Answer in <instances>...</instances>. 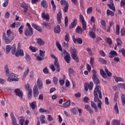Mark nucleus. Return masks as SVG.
Instances as JSON below:
<instances>
[{
	"mask_svg": "<svg viewBox=\"0 0 125 125\" xmlns=\"http://www.w3.org/2000/svg\"><path fill=\"white\" fill-rule=\"evenodd\" d=\"M106 15H107V16H111V17H113V16H114L115 15V13L109 9H107L106 10Z\"/></svg>",
	"mask_w": 125,
	"mask_h": 125,
	"instance_id": "nucleus-26",
	"label": "nucleus"
},
{
	"mask_svg": "<svg viewBox=\"0 0 125 125\" xmlns=\"http://www.w3.org/2000/svg\"><path fill=\"white\" fill-rule=\"evenodd\" d=\"M16 57H19V56H24V51L21 49H18L15 54Z\"/></svg>",
	"mask_w": 125,
	"mask_h": 125,
	"instance_id": "nucleus-9",
	"label": "nucleus"
},
{
	"mask_svg": "<svg viewBox=\"0 0 125 125\" xmlns=\"http://www.w3.org/2000/svg\"><path fill=\"white\" fill-rule=\"evenodd\" d=\"M37 83L39 89H42V79L39 78L37 80Z\"/></svg>",
	"mask_w": 125,
	"mask_h": 125,
	"instance_id": "nucleus-17",
	"label": "nucleus"
},
{
	"mask_svg": "<svg viewBox=\"0 0 125 125\" xmlns=\"http://www.w3.org/2000/svg\"><path fill=\"white\" fill-rule=\"evenodd\" d=\"M36 40L39 45H44L45 42H44V41L42 40V39L41 38H38L36 39Z\"/></svg>",
	"mask_w": 125,
	"mask_h": 125,
	"instance_id": "nucleus-21",
	"label": "nucleus"
},
{
	"mask_svg": "<svg viewBox=\"0 0 125 125\" xmlns=\"http://www.w3.org/2000/svg\"><path fill=\"white\" fill-rule=\"evenodd\" d=\"M42 25L43 27H45L46 29H51V24L50 23L43 22L42 23Z\"/></svg>",
	"mask_w": 125,
	"mask_h": 125,
	"instance_id": "nucleus-22",
	"label": "nucleus"
},
{
	"mask_svg": "<svg viewBox=\"0 0 125 125\" xmlns=\"http://www.w3.org/2000/svg\"><path fill=\"white\" fill-rule=\"evenodd\" d=\"M32 27L35 29V30H37L39 33H42V27L38 26V25L35 24V23H32L31 24Z\"/></svg>",
	"mask_w": 125,
	"mask_h": 125,
	"instance_id": "nucleus-13",
	"label": "nucleus"
},
{
	"mask_svg": "<svg viewBox=\"0 0 125 125\" xmlns=\"http://www.w3.org/2000/svg\"><path fill=\"white\" fill-rule=\"evenodd\" d=\"M121 125V120H114L112 121V125Z\"/></svg>",
	"mask_w": 125,
	"mask_h": 125,
	"instance_id": "nucleus-41",
	"label": "nucleus"
},
{
	"mask_svg": "<svg viewBox=\"0 0 125 125\" xmlns=\"http://www.w3.org/2000/svg\"><path fill=\"white\" fill-rule=\"evenodd\" d=\"M6 34H7V37H8L9 38L14 37V36H13V33L11 32V30L10 29H9L7 31Z\"/></svg>",
	"mask_w": 125,
	"mask_h": 125,
	"instance_id": "nucleus-38",
	"label": "nucleus"
},
{
	"mask_svg": "<svg viewBox=\"0 0 125 125\" xmlns=\"http://www.w3.org/2000/svg\"><path fill=\"white\" fill-rule=\"evenodd\" d=\"M32 95H33V90H30L27 93V97L28 99H31V98H32Z\"/></svg>",
	"mask_w": 125,
	"mask_h": 125,
	"instance_id": "nucleus-49",
	"label": "nucleus"
},
{
	"mask_svg": "<svg viewBox=\"0 0 125 125\" xmlns=\"http://www.w3.org/2000/svg\"><path fill=\"white\" fill-rule=\"evenodd\" d=\"M116 31L117 35H120V25L117 24Z\"/></svg>",
	"mask_w": 125,
	"mask_h": 125,
	"instance_id": "nucleus-61",
	"label": "nucleus"
},
{
	"mask_svg": "<svg viewBox=\"0 0 125 125\" xmlns=\"http://www.w3.org/2000/svg\"><path fill=\"white\" fill-rule=\"evenodd\" d=\"M53 83L55 85H57V83H58V78H57L56 77H53Z\"/></svg>",
	"mask_w": 125,
	"mask_h": 125,
	"instance_id": "nucleus-55",
	"label": "nucleus"
},
{
	"mask_svg": "<svg viewBox=\"0 0 125 125\" xmlns=\"http://www.w3.org/2000/svg\"><path fill=\"white\" fill-rule=\"evenodd\" d=\"M105 40L107 43H108L110 45V44H112V43H113V41H112V39L111 38L107 37L106 38Z\"/></svg>",
	"mask_w": 125,
	"mask_h": 125,
	"instance_id": "nucleus-45",
	"label": "nucleus"
},
{
	"mask_svg": "<svg viewBox=\"0 0 125 125\" xmlns=\"http://www.w3.org/2000/svg\"><path fill=\"white\" fill-rule=\"evenodd\" d=\"M77 22H78V20H77V19H74L73 22H72L70 23L69 26V29H74V28H76V26H77Z\"/></svg>",
	"mask_w": 125,
	"mask_h": 125,
	"instance_id": "nucleus-11",
	"label": "nucleus"
},
{
	"mask_svg": "<svg viewBox=\"0 0 125 125\" xmlns=\"http://www.w3.org/2000/svg\"><path fill=\"white\" fill-rule=\"evenodd\" d=\"M101 24L103 27V29L104 30L106 29V22H105V21L102 20L101 21Z\"/></svg>",
	"mask_w": 125,
	"mask_h": 125,
	"instance_id": "nucleus-48",
	"label": "nucleus"
},
{
	"mask_svg": "<svg viewBox=\"0 0 125 125\" xmlns=\"http://www.w3.org/2000/svg\"><path fill=\"white\" fill-rule=\"evenodd\" d=\"M121 102L123 106H125V94H122L121 96Z\"/></svg>",
	"mask_w": 125,
	"mask_h": 125,
	"instance_id": "nucleus-39",
	"label": "nucleus"
},
{
	"mask_svg": "<svg viewBox=\"0 0 125 125\" xmlns=\"http://www.w3.org/2000/svg\"><path fill=\"white\" fill-rule=\"evenodd\" d=\"M25 59L27 62H31V57L30 56V55H29V54H28V53L25 54Z\"/></svg>",
	"mask_w": 125,
	"mask_h": 125,
	"instance_id": "nucleus-43",
	"label": "nucleus"
},
{
	"mask_svg": "<svg viewBox=\"0 0 125 125\" xmlns=\"http://www.w3.org/2000/svg\"><path fill=\"white\" fill-rule=\"evenodd\" d=\"M70 53L72 54H75L77 53V50L74 47L70 48Z\"/></svg>",
	"mask_w": 125,
	"mask_h": 125,
	"instance_id": "nucleus-50",
	"label": "nucleus"
},
{
	"mask_svg": "<svg viewBox=\"0 0 125 125\" xmlns=\"http://www.w3.org/2000/svg\"><path fill=\"white\" fill-rule=\"evenodd\" d=\"M60 4L61 5H66L67 4H69V3L66 0H61L60 1Z\"/></svg>",
	"mask_w": 125,
	"mask_h": 125,
	"instance_id": "nucleus-53",
	"label": "nucleus"
},
{
	"mask_svg": "<svg viewBox=\"0 0 125 125\" xmlns=\"http://www.w3.org/2000/svg\"><path fill=\"white\" fill-rule=\"evenodd\" d=\"M4 2L2 4L3 7H6L8 5V3L9 2V0H4Z\"/></svg>",
	"mask_w": 125,
	"mask_h": 125,
	"instance_id": "nucleus-57",
	"label": "nucleus"
},
{
	"mask_svg": "<svg viewBox=\"0 0 125 125\" xmlns=\"http://www.w3.org/2000/svg\"><path fill=\"white\" fill-rule=\"evenodd\" d=\"M100 74L101 76L104 78V79H106L107 78V74L104 72V70L101 69L100 70Z\"/></svg>",
	"mask_w": 125,
	"mask_h": 125,
	"instance_id": "nucleus-35",
	"label": "nucleus"
},
{
	"mask_svg": "<svg viewBox=\"0 0 125 125\" xmlns=\"http://www.w3.org/2000/svg\"><path fill=\"white\" fill-rule=\"evenodd\" d=\"M69 38H70V35L69 34V33H67L64 37V41L66 42H69L70 41Z\"/></svg>",
	"mask_w": 125,
	"mask_h": 125,
	"instance_id": "nucleus-46",
	"label": "nucleus"
},
{
	"mask_svg": "<svg viewBox=\"0 0 125 125\" xmlns=\"http://www.w3.org/2000/svg\"><path fill=\"white\" fill-rule=\"evenodd\" d=\"M70 102H71L70 101V100H67L65 103H64L63 104V107H64L65 108H67V107H69V106H70Z\"/></svg>",
	"mask_w": 125,
	"mask_h": 125,
	"instance_id": "nucleus-52",
	"label": "nucleus"
},
{
	"mask_svg": "<svg viewBox=\"0 0 125 125\" xmlns=\"http://www.w3.org/2000/svg\"><path fill=\"white\" fill-rule=\"evenodd\" d=\"M118 86L120 87V88H124L125 90V83H119L118 84Z\"/></svg>",
	"mask_w": 125,
	"mask_h": 125,
	"instance_id": "nucleus-63",
	"label": "nucleus"
},
{
	"mask_svg": "<svg viewBox=\"0 0 125 125\" xmlns=\"http://www.w3.org/2000/svg\"><path fill=\"white\" fill-rule=\"evenodd\" d=\"M94 102H100L101 101L99 98H98V94L96 93L95 92V93L94 94Z\"/></svg>",
	"mask_w": 125,
	"mask_h": 125,
	"instance_id": "nucleus-28",
	"label": "nucleus"
},
{
	"mask_svg": "<svg viewBox=\"0 0 125 125\" xmlns=\"http://www.w3.org/2000/svg\"><path fill=\"white\" fill-rule=\"evenodd\" d=\"M85 109L86 110V111L89 112L90 114H92V113H93V111L90 109V106L88 104L85 105Z\"/></svg>",
	"mask_w": 125,
	"mask_h": 125,
	"instance_id": "nucleus-34",
	"label": "nucleus"
},
{
	"mask_svg": "<svg viewBox=\"0 0 125 125\" xmlns=\"http://www.w3.org/2000/svg\"><path fill=\"white\" fill-rule=\"evenodd\" d=\"M117 42V45H119L120 46H122V41L121 40V39L117 38L116 39Z\"/></svg>",
	"mask_w": 125,
	"mask_h": 125,
	"instance_id": "nucleus-58",
	"label": "nucleus"
},
{
	"mask_svg": "<svg viewBox=\"0 0 125 125\" xmlns=\"http://www.w3.org/2000/svg\"><path fill=\"white\" fill-rule=\"evenodd\" d=\"M93 72V76L92 77V79L93 80V83L96 84V85H98V83H100V81H99V78L97 77V76H96V73L97 72L95 71V70L93 69L92 70Z\"/></svg>",
	"mask_w": 125,
	"mask_h": 125,
	"instance_id": "nucleus-3",
	"label": "nucleus"
},
{
	"mask_svg": "<svg viewBox=\"0 0 125 125\" xmlns=\"http://www.w3.org/2000/svg\"><path fill=\"white\" fill-rule=\"evenodd\" d=\"M89 90H92V88H93V83L92 82H90L89 84H87Z\"/></svg>",
	"mask_w": 125,
	"mask_h": 125,
	"instance_id": "nucleus-54",
	"label": "nucleus"
},
{
	"mask_svg": "<svg viewBox=\"0 0 125 125\" xmlns=\"http://www.w3.org/2000/svg\"><path fill=\"white\" fill-rule=\"evenodd\" d=\"M4 69L5 72L6 77H9L7 79V82H18V81H19V78H17V75L15 74V73H12L9 74L8 65H5Z\"/></svg>",
	"mask_w": 125,
	"mask_h": 125,
	"instance_id": "nucleus-1",
	"label": "nucleus"
},
{
	"mask_svg": "<svg viewBox=\"0 0 125 125\" xmlns=\"http://www.w3.org/2000/svg\"><path fill=\"white\" fill-rule=\"evenodd\" d=\"M61 19H62V13L61 12H59L57 15V20L58 23H61Z\"/></svg>",
	"mask_w": 125,
	"mask_h": 125,
	"instance_id": "nucleus-20",
	"label": "nucleus"
},
{
	"mask_svg": "<svg viewBox=\"0 0 125 125\" xmlns=\"http://www.w3.org/2000/svg\"><path fill=\"white\" fill-rule=\"evenodd\" d=\"M45 51H42V50H40L39 55L40 56H42V58H43V57H44V56L45 55Z\"/></svg>",
	"mask_w": 125,
	"mask_h": 125,
	"instance_id": "nucleus-59",
	"label": "nucleus"
},
{
	"mask_svg": "<svg viewBox=\"0 0 125 125\" xmlns=\"http://www.w3.org/2000/svg\"><path fill=\"white\" fill-rule=\"evenodd\" d=\"M4 40L5 41V43H6V44H9V43H10V42H12L13 40H14V37H7L5 39H4Z\"/></svg>",
	"mask_w": 125,
	"mask_h": 125,
	"instance_id": "nucleus-12",
	"label": "nucleus"
},
{
	"mask_svg": "<svg viewBox=\"0 0 125 125\" xmlns=\"http://www.w3.org/2000/svg\"><path fill=\"white\" fill-rule=\"evenodd\" d=\"M83 28H82L80 26H77L75 30L76 33L79 34H83Z\"/></svg>",
	"mask_w": 125,
	"mask_h": 125,
	"instance_id": "nucleus-19",
	"label": "nucleus"
},
{
	"mask_svg": "<svg viewBox=\"0 0 125 125\" xmlns=\"http://www.w3.org/2000/svg\"><path fill=\"white\" fill-rule=\"evenodd\" d=\"M12 47H11V46L9 45H7L6 47V53H7V54H8V53H9V52H10V50H11V48Z\"/></svg>",
	"mask_w": 125,
	"mask_h": 125,
	"instance_id": "nucleus-47",
	"label": "nucleus"
},
{
	"mask_svg": "<svg viewBox=\"0 0 125 125\" xmlns=\"http://www.w3.org/2000/svg\"><path fill=\"white\" fill-rule=\"evenodd\" d=\"M14 92L15 93H16V95H17V96H18L21 98H23V92L21 90H20V88L15 89Z\"/></svg>",
	"mask_w": 125,
	"mask_h": 125,
	"instance_id": "nucleus-7",
	"label": "nucleus"
},
{
	"mask_svg": "<svg viewBox=\"0 0 125 125\" xmlns=\"http://www.w3.org/2000/svg\"><path fill=\"white\" fill-rule=\"evenodd\" d=\"M56 46L58 47L59 50H60V51H62V50H63L62 46H61V44H60V43H59V41H56Z\"/></svg>",
	"mask_w": 125,
	"mask_h": 125,
	"instance_id": "nucleus-29",
	"label": "nucleus"
},
{
	"mask_svg": "<svg viewBox=\"0 0 125 125\" xmlns=\"http://www.w3.org/2000/svg\"><path fill=\"white\" fill-rule=\"evenodd\" d=\"M115 56H118V53L115 50H112L109 54V57L110 58H114Z\"/></svg>",
	"mask_w": 125,
	"mask_h": 125,
	"instance_id": "nucleus-18",
	"label": "nucleus"
},
{
	"mask_svg": "<svg viewBox=\"0 0 125 125\" xmlns=\"http://www.w3.org/2000/svg\"><path fill=\"white\" fill-rule=\"evenodd\" d=\"M71 56L72 58L73 59V60H75V61L77 62V63H78V62L80 61V60L79 59V57H78V55H77V53L72 54Z\"/></svg>",
	"mask_w": 125,
	"mask_h": 125,
	"instance_id": "nucleus-23",
	"label": "nucleus"
},
{
	"mask_svg": "<svg viewBox=\"0 0 125 125\" xmlns=\"http://www.w3.org/2000/svg\"><path fill=\"white\" fill-rule=\"evenodd\" d=\"M68 10H69V4H66V5H64L63 11V12L67 13L68 12Z\"/></svg>",
	"mask_w": 125,
	"mask_h": 125,
	"instance_id": "nucleus-51",
	"label": "nucleus"
},
{
	"mask_svg": "<svg viewBox=\"0 0 125 125\" xmlns=\"http://www.w3.org/2000/svg\"><path fill=\"white\" fill-rule=\"evenodd\" d=\"M41 5L43 8H47V2L45 0H42L41 2Z\"/></svg>",
	"mask_w": 125,
	"mask_h": 125,
	"instance_id": "nucleus-31",
	"label": "nucleus"
},
{
	"mask_svg": "<svg viewBox=\"0 0 125 125\" xmlns=\"http://www.w3.org/2000/svg\"><path fill=\"white\" fill-rule=\"evenodd\" d=\"M99 62H100L102 64L105 65L107 64V60L102 58H98Z\"/></svg>",
	"mask_w": 125,
	"mask_h": 125,
	"instance_id": "nucleus-27",
	"label": "nucleus"
},
{
	"mask_svg": "<svg viewBox=\"0 0 125 125\" xmlns=\"http://www.w3.org/2000/svg\"><path fill=\"white\" fill-rule=\"evenodd\" d=\"M44 119H45V116L41 115L40 116V121L41 122V124H46V122L44 121Z\"/></svg>",
	"mask_w": 125,
	"mask_h": 125,
	"instance_id": "nucleus-42",
	"label": "nucleus"
},
{
	"mask_svg": "<svg viewBox=\"0 0 125 125\" xmlns=\"http://www.w3.org/2000/svg\"><path fill=\"white\" fill-rule=\"evenodd\" d=\"M26 25L28 28H26L24 31V34L26 37H30L34 34V31H33V28L31 26V24L29 23H27Z\"/></svg>",
	"mask_w": 125,
	"mask_h": 125,
	"instance_id": "nucleus-2",
	"label": "nucleus"
},
{
	"mask_svg": "<svg viewBox=\"0 0 125 125\" xmlns=\"http://www.w3.org/2000/svg\"><path fill=\"white\" fill-rule=\"evenodd\" d=\"M108 7L111 9L113 11H114V12H116V8L115 7V6L114 5V4H109L108 5Z\"/></svg>",
	"mask_w": 125,
	"mask_h": 125,
	"instance_id": "nucleus-44",
	"label": "nucleus"
},
{
	"mask_svg": "<svg viewBox=\"0 0 125 125\" xmlns=\"http://www.w3.org/2000/svg\"><path fill=\"white\" fill-rule=\"evenodd\" d=\"M114 110L116 113V114H119V107L118 106V103H116L115 105L114 106Z\"/></svg>",
	"mask_w": 125,
	"mask_h": 125,
	"instance_id": "nucleus-36",
	"label": "nucleus"
},
{
	"mask_svg": "<svg viewBox=\"0 0 125 125\" xmlns=\"http://www.w3.org/2000/svg\"><path fill=\"white\" fill-rule=\"evenodd\" d=\"M54 65L56 68L57 71L60 72V65L59 64V62H58V60L54 61Z\"/></svg>",
	"mask_w": 125,
	"mask_h": 125,
	"instance_id": "nucleus-15",
	"label": "nucleus"
},
{
	"mask_svg": "<svg viewBox=\"0 0 125 125\" xmlns=\"http://www.w3.org/2000/svg\"><path fill=\"white\" fill-rule=\"evenodd\" d=\"M24 88L27 91H30V90H32V89L30 88V84H25L24 85Z\"/></svg>",
	"mask_w": 125,
	"mask_h": 125,
	"instance_id": "nucleus-56",
	"label": "nucleus"
},
{
	"mask_svg": "<svg viewBox=\"0 0 125 125\" xmlns=\"http://www.w3.org/2000/svg\"><path fill=\"white\" fill-rule=\"evenodd\" d=\"M98 93L100 99H102V92H101V87L99 85H96L95 88L94 90V94Z\"/></svg>",
	"mask_w": 125,
	"mask_h": 125,
	"instance_id": "nucleus-4",
	"label": "nucleus"
},
{
	"mask_svg": "<svg viewBox=\"0 0 125 125\" xmlns=\"http://www.w3.org/2000/svg\"><path fill=\"white\" fill-rule=\"evenodd\" d=\"M89 36H90V37L92 38V39H95V38H96L95 32L93 31H89Z\"/></svg>",
	"mask_w": 125,
	"mask_h": 125,
	"instance_id": "nucleus-37",
	"label": "nucleus"
},
{
	"mask_svg": "<svg viewBox=\"0 0 125 125\" xmlns=\"http://www.w3.org/2000/svg\"><path fill=\"white\" fill-rule=\"evenodd\" d=\"M64 61L66 62V63L69 64L71 60V57L70 56V55H65L64 57Z\"/></svg>",
	"mask_w": 125,
	"mask_h": 125,
	"instance_id": "nucleus-25",
	"label": "nucleus"
},
{
	"mask_svg": "<svg viewBox=\"0 0 125 125\" xmlns=\"http://www.w3.org/2000/svg\"><path fill=\"white\" fill-rule=\"evenodd\" d=\"M72 41L74 43H79V44H82V43H83V40L82 38H76L75 36H72Z\"/></svg>",
	"mask_w": 125,
	"mask_h": 125,
	"instance_id": "nucleus-6",
	"label": "nucleus"
},
{
	"mask_svg": "<svg viewBox=\"0 0 125 125\" xmlns=\"http://www.w3.org/2000/svg\"><path fill=\"white\" fill-rule=\"evenodd\" d=\"M79 18L80 21L82 23V27L83 30H84V31H85V30H86V27H87V26L86 25V21H85V20H84V18H83V15L82 14H80L79 16Z\"/></svg>",
	"mask_w": 125,
	"mask_h": 125,
	"instance_id": "nucleus-5",
	"label": "nucleus"
},
{
	"mask_svg": "<svg viewBox=\"0 0 125 125\" xmlns=\"http://www.w3.org/2000/svg\"><path fill=\"white\" fill-rule=\"evenodd\" d=\"M121 37H124V36H125V29H121Z\"/></svg>",
	"mask_w": 125,
	"mask_h": 125,
	"instance_id": "nucleus-64",
	"label": "nucleus"
},
{
	"mask_svg": "<svg viewBox=\"0 0 125 125\" xmlns=\"http://www.w3.org/2000/svg\"><path fill=\"white\" fill-rule=\"evenodd\" d=\"M21 7H22V8H24V13H27L28 12V8H29V6L27 5L25 3L23 2L21 4Z\"/></svg>",
	"mask_w": 125,
	"mask_h": 125,
	"instance_id": "nucleus-16",
	"label": "nucleus"
},
{
	"mask_svg": "<svg viewBox=\"0 0 125 125\" xmlns=\"http://www.w3.org/2000/svg\"><path fill=\"white\" fill-rule=\"evenodd\" d=\"M30 106L32 110H35L36 107H37V102H36V101H33L30 104Z\"/></svg>",
	"mask_w": 125,
	"mask_h": 125,
	"instance_id": "nucleus-30",
	"label": "nucleus"
},
{
	"mask_svg": "<svg viewBox=\"0 0 125 125\" xmlns=\"http://www.w3.org/2000/svg\"><path fill=\"white\" fill-rule=\"evenodd\" d=\"M42 19L46 20V21H49V19H50V17H49V15L48 14H45V12H43L42 14Z\"/></svg>",
	"mask_w": 125,
	"mask_h": 125,
	"instance_id": "nucleus-10",
	"label": "nucleus"
},
{
	"mask_svg": "<svg viewBox=\"0 0 125 125\" xmlns=\"http://www.w3.org/2000/svg\"><path fill=\"white\" fill-rule=\"evenodd\" d=\"M12 51L11 53L13 55H15L16 54V46H15V44H14L11 48Z\"/></svg>",
	"mask_w": 125,
	"mask_h": 125,
	"instance_id": "nucleus-32",
	"label": "nucleus"
},
{
	"mask_svg": "<svg viewBox=\"0 0 125 125\" xmlns=\"http://www.w3.org/2000/svg\"><path fill=\"white\" fill-rule=\"evenodd\" d=\"M92 7H90L87 9V14H90L92 12Z\"/></svg>",
	"mask_w": 125,
	"mask_h": 125,
	"instance_id": "nucleus-62",
	"label": "nucleus"
},
{
	"mask_svg": "<svg viewBox=\"0 0 125 125\" xmlns=\"http://www.w3.org/2000/svg\"><path fill=\"white\" fill-rule=\"evenodd\" d=\"M113 78L116 83H119V82H122L124 83V82H125V80L122 77H117L116 76H114Z\"/></svg>",
	"mask_w": 125,
	"mask_h": 125,
	"instance_id": "nucleus-24",
	"label": "nucleus"
},
{
	"mask_svg": "<svg viewBox=\"0 0 125 125\" xmlns=\"http://www.w3.org/2000/svg\"><path fill=\"white\" fill-rule=\"evenodd\" d=\"M29 49L32 52H36L37 51V48L35 47L32 46H29Z\"/></svg>",
	"mask_w": 125,
	"mask_h": 125,
	"instance_id": "nucleus-60",
	"label": "nucleus"
},
{
	"mask_svg": "<svg viewBox=\"0 0 125 125\" xmlns=\"http://www.w3.org/2000/svg\"><path fill=\"white\" fill-rule=\"evenodd\" d=\"M19 118L20 119L19 120L20 125H24V122H25V117H24L23 116H21Z\"/></svg>",
	"mask_w": 125,
	"mask_h": 125,
	"instance_id": "nucleus-33",
	"label": "nucleus"
},
{
	"mask_svg": "<svg viewBox=\"0 0 125 125\" xmlns=\"http://www.w3.org/2000/svg\"><path fill=\"white\" fill-rule=\"evenodd\" d=\"M33 96L35 98L38 97V96H39V93H40V92L39 91V88H38V86H37V85H34L33 87Z\"/></svg>",
	"mask_w": 125,
	"mask_h": 125,
	"instance_id": "nucleus-8",
	"label": "nucleus"
},
{
	"mask_svg": "<svg viewBox=\"0 0 125 125\" xmlns=\"http://www.w3.org/2000/svg\"><path fill=\"white\" fill-rule=\"evenodd\" d=\"M71 113L73 114V115H78V108H71L70 110Z\"/></svg>",
	"mask_w": 125,
	"mask_h": 125,
	"instance_id": "nucleus-40",
	"label": "nucleus"
},
{
	"mask_svg": "<svg viewBox=\"0 0 125 125\" xmlns=\"http://www.w3.org/2000/svg\"><path fill=\"white\" fill-rule=\"evenodd\" d=\"M61 32V27L60 25H57L56 26L54 27V32L55 34H60Z\"/></svg>",
	"mask_w": 125,
	"mask_h": 125,
	"instance_id": "nucleus-14",
	"label": "nucleus"
}]
</instances>
